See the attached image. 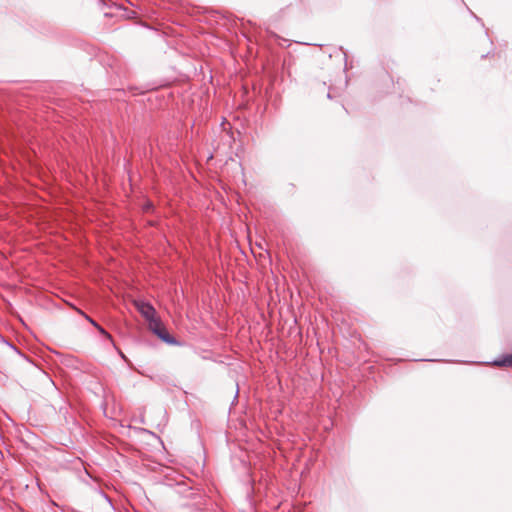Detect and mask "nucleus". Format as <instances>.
<instances>
[{"label":"nucleus","instance_id":"obj_5","mask_svg":"<svg viewBox=\"0 0 512 512\" xmlns=\"http://www.w3.org/2000/svg\"><path fill=\"white\" fill-rule=\"evenodd\" d=\"M0 338H1V340H2L5 344H7V345H8L11 349H13L17 354H19V355L23 356V355H22V353L19 351V349H18L16 346H14L13 344L9 343V342H8L7 340H5L2 336H0Z\"/></svg>","mask_w":512,"mask_h":512},{"label":"nucleus","instance_id":"obj_6","mask_svg":"<svg viewBox=\"0 0 512 512\" xmlns=\"http://www.w3.org/2000/svg\"><path fill=\"white\" fill-rule=\"evenodd\" d=\"M85 318L94 326V327H97L99 324L97 322H95L92 318H90L89 316H85Z\"/></svg>","mask_w":512,"mask_h":512},{"label":"nucleus","instance_id":"obj_3","mask_svg":"<svg viewBox=\"0 0 512 512\" xmlns=\"http://www.w3.org/2000/svg\"><path fill=\"white\" fill-rule=\"evenodd\" d=\"M493 364L498 367L512 366V354H507L500 357L499 359L495 360Z\"/></svg>","mask_w":512,"mask_h":512},{"label":"nucleus","instance_id":"obj_2","mask_svg":"<svg viewBox=\"0 0 512 512\" xmlns=\"http://www.w3.org/2000/svg\"><path fill=\"white\" fill-rule=\"evenodd\" d=\"M136 306L138 311L149 322V324L157 319L156 310L150 303L141 301L136 303Z\"/></svg>","mask_w":512,"mask_h":512},{"label":"nucleus","instance_id":"obj_8","mask_svg":"<svg viewBox=\"0 0 512 512\" xmlns=\"http://www.w3.org/2000/svg\"><path fill=\"white\" fill-rule=\"evenodd\" d=\"M120 355H121V358L125 359V355L122 352H120Z\"/></svg>","mask_w":512,"mask_h":512},{"label":"nucleus","instance_id":"obj_1","mask_svg":"<svg viewBox=\"0 0 512 512\" xmlns=\"http://www.w3.org/2000/svg\"><path fill=\"white\" fill-rule=\"evenodd\" d=\"M150 330L157 335L159 339L169 345H177L178 341L176 338L169 334L167 329L162 325L159 319H156L152 323L149 324Z\"/></svg>","mask_w":512,"mask_h":512},{"label":"nucleus","instance_id":"obj_9","mask_svg":"<svg viewBox=\"0 0 512 512\" xmlns=\"http://www.w3.org/2000/svg\"><path fill=\"white\" fill-rule=\"evenodd\" d=\"M327 97H328L329 99H331V98H332V96H331L330 92L327 94Z\"/></svg>","mask_w":512,"mask_h":512},{"label":"nucleus","instance_id":"obj_7","mask_svg":"<svg viewBox=\"0 0 512 512\" xmlns=\"http://www.w3.org/2000/svg\"><path fill=\"white\" fill-rule=\"evenodd\" d=\"M344 57H345V69H347V54L344 52Z\"/></svg>","mask_w":512,"mask_h":512},{"label":"nucleus","instance_id":"obj_4","mask_svg":"<svg viewBox=\"0 0 512 512\" xmlns=\"http://www.w3.org/2000/svg\"><path fill=\"white\" fill-rule=\"evenodd\" d=\"M96 328L101 335H103L105 338L109 339L110 341H113L112 336L104 328H102L100 325H98Z\"/></svg>","mask_w":512,"mask_h":512}]
</instances>
